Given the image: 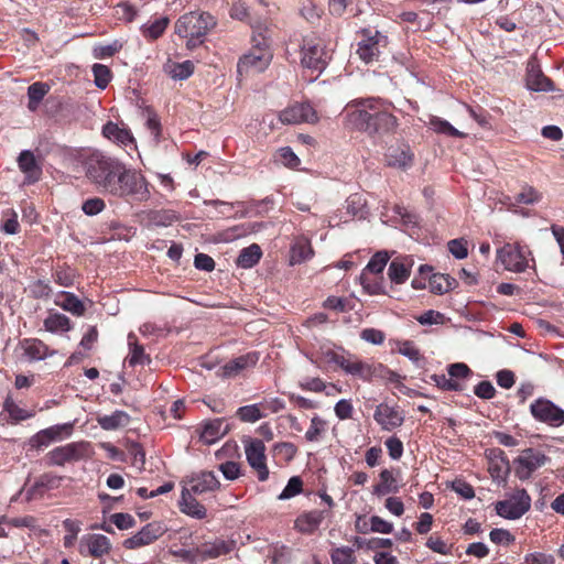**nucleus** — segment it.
<instances>
[{
    "instance_id": "f257e3e1",
    "label": "nucleus",
    "mask_w": 564,
    "mask_h": 564,
    "mask_svg": "<svg viewBox=\"0 0 564 564\" xmlns=\"http://www.w3.org/2000/svg\"><path fill=\"white\" fill-rule=\"evenodd\" d=\"M392 104L380 98L355 99L346 106L348 123L370 135L391 132L398 126Z\"/></svg>"
},
{
    "instance_id": "f03ea898",
    "label": "nucleus",
    "mask_w": 564,
    "mask_h": 564,
    "mask_svg": "<svg viewBox=\"0 0 564 564\" xmlns=\"http://www.w3.org/2000/svg\"><path fill=\"white\" fill-rule=\"evenodd\" d=\"M271 30L265 24L252 25V46L240 57L237 72L239 75L263 72L272 59Z\"/></svg>"
},
{
    "instance_id": "7ed1b4c3",
    "label": "nucleus",
    "mask_w": 564,
    "mask_h": 564,
    "mask_svg": "<svg viewBox=\"0 0 564 564\" xmlns=\"http://www.w3.org/2000/svg\"><path fill=\"white\" fill-rule=\"evenodd\" d=\"M216 25L215 18L208 12L192 11L181 15L174 25L175 33L187 39L186 46L195 48L203 44L207 33Z\"/></svg>"
},
{
    "instance_id": "20e7f679",
    "label": "nucleus",
    "mask_w": 564,
    "mask_h": 564,
    "mask_svg": "<svg viewBox=\"0 0 564 564\" xmlns=\"http://www.w3.org/2000/svg\"><path fill=\"white\" fill-rule=\"evenodd\" d=\"M122 162L100 152L91 153L85 161L86 176L102 194H110Z\"/></svg>"
},
{
    "instance_id": "39448f33",
    "label": "nucleus",
    "mask_w": 564,
    "mask_h": 564,
    "mask_svg": "<svg viewBox=\"0 0 564 564\" xmlns=\"http://www.w3.org/2000/svg\"><path fill=\"white\" fill-rule=\"evenodd\" d=\"M109 195L117 198L145 202L150 198L149 183L139 171L129 169L122 163Z\"/></svg>"
},
{
    "instance_id": "423d86ee",
    "label": "nucleus",
    "mask_w": 564,
    "mask_h": 564,
    "mask_svg": "<svg viewBox=\"0 0 564 564\" xmlns=\"http://www.w3.org/2000/svg\"><path fill=\"white\" fill-rule=\"evenodd\" d=\"M497 258L503 268L511 272H524L534 262L532 253L527 246L520 243H506L497 251Z\"/></svg>"
},
{
    "instance_id": "0eeeda50",
    "label": "nucleus",
    "mask_w": 564,
    "mask_h": 564,
    "mask_svg": "<svg viewBox=\"0 0 564 564\" xmlns=\"http://www.w3.org/2000/svg\"><path fill=\"white\" fill-rule=\"evenodd\" d=\"M330 58L325 50L323 40L318 37H305L302 45V66L316 72H322Z\"/></svg>"
},
{
    "instance_id": "6e6552de",
    "label": "nucleus",
    "mask_w": 564,
    "mask_h": 564,
    "mask_svg": "<svg viewBox=\"0 0 564 564\" xmlns=\"http://www.w3.org/2000/svg\"><path fill=\"white\" fill-rule=\"evenodd\" d=\"M531 507V498L525 489H518L507 500L498 501L495 506L498 516L517 520L521 518Z\"/></svg>"
},
{
    "instance_id": "1a4fd4ad",
    "label": "nucleus",
    "mask_w": 564,
    "mask_h": 564,
    "mask_svg": "<svg viewBox=\"0 0 564 564\" xmlns=\"http://www.w3.org/2000/svg\"><path fill=\"white\" fill-rule=\"evenodd\" d=\"M362 40L358 43L357 54L366 64L378 61L382 48L388 44V37L379 31L364 29Z\"/></svg>"
},
{
    "instance_id": "9d476101",
    "label": "nucleus",
    "mask_w": 564,
    "mask_h": 564,
    "mask_svg": "<svg viewBox=\"0 0 564 564\" xmlns=\"http://www.w3.org/2000/svg\"><path fill=\"white\" fill-rule=\"evenodd\" d=\"M530 412L536 421L550 426L558 427L564 424V410L547 399L535 400L530 405Z\"/></svg>"
},
{
    "instance_id": "9b49d317",
    "label": "nucleus",
    "mask_w": 564,
    "mask_h": 564,
    "mask_svg": "<svg viewBox=\"0 0 564 564\" xmlns=\"http://www.w3.org/2000/svg\"><path fill=\"white\" fill-rule=\"evenodd\" d=\"M88 444L84 442L68 443L58 446L47 453V464L52 466H63L66 463L78 462L87 455Z\"/></svg>"
},
{
    "instance_id": "f8f14e48",
    "label": "nucleus",
    "mask_w": 564,
    "mask_h": 564,
    "mask_svg": "<svg viewBox=\"0 0 564 564\" xmlns=\"http://www.w3.org/2000/svg\"><path fill=\"white\" fill-rule=\"evenodd\" d=\"M167 528L163 522L153 521L144 525L139 532L123 541L122 545L127 550H135L149 545L160 539Z\"/></svg>"
},
{
    "instance_id": "ddd939ff",
    "label": "nucleus",
    "mask_w": 564,
    "mask_h": 564,
    "mask_svg": "<svg viewBox=\"0 0 564 564\" xmlns=\"http://www.w3.org/2000/svg\"><path fill=\"white\" fill-rule=\"evenodd\" d=\"M111 547V542L106 535L99 533H87L79 540L78 552L83 556L101 558L109 554Z\"/></svg>"
},
{
    "instance_id": "4468645a",
    "label": "nucleus",
    "mask_w": 564,
    "mask_h": 564,
    "mask_svg": "<svg viewBox=\"0 0 564 564\" xmlns=\"http://www.w3.org/2000/svg\"><path fill=\"white\" fill-rule=\"evenodd\" d=\"M546 462L547 457L542 452L527 448L514 460L517 464L516 475L519 479L525 480L531 477L533 471L544 466Z\"/></svg>"
},
{
    "instance_id": "2eb2a0df",
    "label": "nucleus",
    "mask_w": 564,
    "mask_h": 564,
    "mask_svg": "<svg viewBox=\"0 0 564 564\" xmlns=\"http://www.w3.org/2000/svg\"><path fill=\"white\" fill-rule=\"evenodd\" d=\"M283 124L315 123L318 121L315 109L308 102L294 104L279 112Z\"/></svg>"
},
{
    "instance_id": "dca6fc26",
    "label": "nucleus",
    "mask_w": 564,
    "mask_h": 564,
    "mask_svg": "<svg viewBox=\"0 0 564 564\" xmlns=\"http://www.w3.org/2000/svg\"><path fill=\"white\" fill-rule=\"evenodd\" d=\"M246 457L249 465L258 473V479L264 481L269 477L265 464V446L261 440H253L246 445Z\"/></svg>"
},
{
    "instance_id": "f3484780",
    "label": "nucleus",
    "mask_w": 564,
    "mask_h": 564,
    "mask_svg": "<svg viewBox=\"0 0 564 564\" xmlns=\"http://www.w3.org/2000/svg\"><path fill=\"white\" fill-rule=\"evenodd\" d=\"M18 166L24 174V184H34L42 177L43 170L41 162L30 150H23L18 156Z\"/></svg>"
},
{
    "instance_id": "a211bd4d",
    "label": "nucleus",
    "mask_w": 564,
    "mask_h": 564,
    "mask_svg": "<svg viewBox=\"0 0 564 564\" xmlns=\"http://www.w3.org/2000/svg\"><path fill=\"white\" fill-rule=\"evenodd\" d=\"M373 419L382 430L392 431L403 424L404 414L394 406L380 403L375 410Z\"/></svg>"
},
{
    "instance_id": "6ab92c4d",
    "label": "nucleus",
    "mask_w": 564,
    "mask_h": 564,
    "mask_svg": "<svg viewBox=\"0 0 564 564\" xmlns=\"http://www.w3.org/2000/svg\"><path fill=\"white\" fill-rule=\"evenodd\" d=\"M488 471L492 479L498 482H505L509 473L510 465L505 452L500 448H491L487 452Z\"/></svg>"
},
{
    "instance_id": "aec40b11",
    "label": "nucleus",
    "mask_w": 564,
    "mask_h": 564,
    "mask_svg": "<svg viewBox=\"0 0 564 564\" xmlns=\"http://www.w3.org/2000/svg\"><path fill=\"white\" fill-rule=\"evenodd\" d=\"M236 549V541L216 538L198 545L202 562L229 554Z\"/></svg>"
},
{
    "instance_id": "412c9836",
    "label": "nucleus",
    "mask_w": 564,
    "mask_h": 564,
    "mask_svg": "<svg viewBox=\"0 0 564 564\" xmlns=\"http://www.w3.org/2000/svg\"><path fill=\"white\" fill-rule=\"evenodd\" d=\"M102 134L110 141L121 145L124 149H137L135 140L129 129L120 127L118 123L109 121L102 127Z\"/></svg>"
},
{
    "instance_id": "4be33fe9",
    "label": "nucleus",
    "mask_w": 564,
    "mask_h": 564,
    "mask_svg": "<svg viewBox=\"0 0 564 564\" xmlns=\"http://www.w3.org/2000/svg\"><path fill=\"white\" fill-rule=\"evenodd\" d=\"M525 82L527 87L533 91L553 90V84L551 79L543 74L540 66L534 61H530L528 63Z\"/></svg>"
},
{
    "instance_id": "5701e85b",
    "label": "nucleus",
    "mask_w": 564,
    "mask_h": 564,
    "mask_svg": "<svg viewBox=\"0 0 564 564\" xmlns=\"http://www.w3.org/2000/svg\"><path fill=\"white\" fill-rule=\"evenodd\" d=\"M259 360V354L256 351L248 352L246 355L239 356L221 367V377L223 378H235L242 370L253 367Z\"/></svg>"
},
{
    "instance_id": "b1692460",
    "label": "nucleus",
    "mask_w": 564,
    "mask_h": 564,
    "mask_svg": "<svg viewBox=\"0 0 564 564\" xmlns=\"http://www.w3.org/2000/svg\"><path fill=\"white\" fill-rule=\"evenodd\" d=\"M191 492L202 495L208 491H215L220 487V482L213 471H200L189 479Z\"/></svg>"
},
{
    "instance_id": "393cba45",
    "label": "nucleus",
    "mask_w": 564,
    "mask_h": 564,
    "mask_svg": "<svg viewBox=\"0 0 564 564\" xmlns=\"http://www.w3.org/2000/svg\"><path fill=\"white\" fill-rule=\"evenodd\" d=\"M193 492L189 489L184 488L182 490V496L180 500L181 511L192 518L195 519H204L206 518L207 511L206 508L198 502L193 496Z\"/></svg>"
},
{
    "instance_id": "a878e982",
    "label": "nucleus",
    "mask_w": 564,
    "mask_h": 564,
    "mask_svg": "<svg viewBox=\"0 0 564 564\" xmlns=\"http://www.w3.org/2000/svg\"><path fill=\"white\" fill-rule=\"evenodd\" d=\"M325 518V512L322 510H312L297 517L295 520V529L302 533H313L318 529Z\"/></svg>"
},
{
    "instance_id": "bb28decb",
    "label": "nucleus",
    "mask_w": 564,
    "mask_h": 564,
    "mask_svg": "<svg viewBox=\"0 0 564 564\" xmlns=\"http://www.w3.org/2000/svg\"><path fill=\"white\" fill-rule=\"evenodd\" d=\"M412 261L406 259H393L388 269L390 280L395 284L404 283L411 273Z\"/></svg>"
},
{
    "instance_id": "cd10ccee",
    "label": "nucleus",
    "mask_w": 564,
    "mask_h": 564,
    "mask_svg": "<svg viewBox=\"0 0 564 564\" xmlns=\"http://www.w3.org/2000/svg\"><path fill=\"white\" fill-rule=\"evenodd\" d=\"M387 161L390 166L408 169L413 163V154L408 147L391 148Z\"/></svg>"
},
{
    "instance_id": "c85d7f7f",
    "label": "nucleus",
    "mask_w": 564,
    "mask_h": 564,
    "mask_svg": "<svg viewBox=\"0 0 564 564\" xmlns=\"http://www.w3.org/2000/svg\"><path fill=\"white\" fill-rule=\"evenodd\" d=\"M98 424L102 430L113 431L127 426L130 422V415L121 410H117L109 415L98 416Z\"/></svg>"
},
{
    "instance_id": "c756f323",
    "label": "nucleus",
    "mask_w": 564,
    "mask_h": 564,
    "mask_svg": "<svg viewBox=\"0 0 564 564\" xmlns=\"http://www.w3.org/2000/svg\"><path fill=\"white\" fill-rule=\"evenodd\" d=\"M128 344L130 347V352L127 357L129 366L134 367L137 365L150 364L149 355L145 354L143 346L138 343L134 334L130 333L128 335Z\"/></svg>"
},
{
    "instance_id": "7c9ffc66",
    "label": "nucleus",
    "mask_w": 564,
    "mask_h": 564,
    "mask_svg": "<svg viewBox=\"0 0 564 564\" xmlns=\"http://www.w3.org/2000/svg\"><path fill=\"white\" fill-rule=\"evenodd\" d=\"M430 289L435 294H444L454 290L458 282L448 274L434 273L430 276Z\"/></svg>"
},
{
    "instance_id": "2f4dec72",
    "label": "nucleus",
    "mask_w": 564,
    "mask_h": 564,
    "mask_svg": "<svg viewBox=\"0 0 564 564\" xmlns=\"http://www.w3.org/2000/svg\"><path fill=\"white\" fill-rule=\"evenodd\" d=\"M224 420L215 419L204 424L200 438L206 444H213L226 433V429H223Z\"/></svg>"
},
{
    "instance_id": "473e14b6",
    "label": "nucleus",
    "mask_w": 564,
    "mask_h": 564,
    "mask_svg": "<svg viewBox=\"0 0 564 564\" xmlns=\"http://www.w3.org/2000/svg\"><path fill=\"white\" fill-rule=\"evenodd\" d=\"M261 256V248L258 245L253 243L247 248H243L240 251L236 260V264L242 269H250L260 261Z\"/></svg>"
},
{
    "instance_id": "72a5a7b5",
    "label": "nucleus",
    "mask_w": 564,
    "mask_h": 564,
    "mask_svg": "<svg viewBox=\"0 0 564 564\" xmlns=\"http://www.w3.org/2000/svg\"><path fill=\"white\" fill-rule=\"evenodd\" d=\"M61 479V477L52 474L42 475L35 481V484L28 490V499H32L36 495H42L46 489L56 488L59 485Z\"/></svg>"
},
{
    "instance_id": "f704fd0d",
    "label": "nucleus",
    "mask_w": 564,
    "mask_h": 564,
    "mask_svg": "<svg viewBox=\"0 0 564 564\" xmlns=\"http://www.w3.org/2000/svg\"><path fill=\"white\" fill-rule=\"evenodd\" d=\"M50 87L41 82L33 83L28 88L29 104L28 108L30 111H35L39 108L40 102L43 100L45 95L48 93Z\"/></svg>"
},
{
    "instance_id": "c9c22d12",
    "label": "nucleus",
    "mask_w": 564,
    "mask_h": 564,
    "mask_svg": "<svg viewBox=\"0 0 564 564\" xmlns=\"http://www.w3.org/2000/svg\"><path fill=\"white\" fill-rule=\"evenodd\" d=\"M63 301L56 302L63 310L70 312L76 316L84 315L86 308L84 303L70 292H62Z\"/></svg>"
},
{
    "instance_id": "e433bc0d",
    "label": "nucleus",
    "mask_w": 564,
    "mask_h": 564,
    "mask_svg": "<svg viewBox=\"0 0 564 564\" xmlns=\"http://www.w3.org/2000/svg\"><path fill=\"white\" fill-rule=\"evenodd\" d=\"M24 354L31 360H42L47 356V346L39 339H25L23 341Z\"/></svg>"
},
{
    "instance_id": "4c0bfd02",
    "label": "nucleus",
    "mask_w": 564,
    "mask_h": 564,
    "mask_svg": "<svg viewBox=\"0 0 564 564\" xmlns=\"http://www.w3.org/2000/svg\"><path fill=\"white\" fill-rule=\"evenodd\" d=\"M44 327L51 333L67 332L70 329V319L61 313L50 314L44 319Z\"/></svg>"
},
{
    "instance_id": "58836bf2",
    "label": "nucleus",
    "mask_w": 564,
    "mask_h": 564,
    "mask_svg": "<svg viewBox=\"0 0 564 564\" xmlns=\"http://www.w3.org/2000/svg\"><path fill=\"white\" fill-rule=\"evenodd\" d=\"M169 18L163 17L150 24H144L141 26L142 35L149 40H156L164 33L169 25Z\"/></svg>"
},
{
    "instance_id": "ea45409f",
    "label": "nucleus",
    "mask_w": 564,
    "mask_h": 564,
    "mask_svg": "<svg viewBox=\"0 0 564 564\" xmlns=\"http://www.w3.org/2000/svg\"><path fill=\"white\" fill-rule=\"evenodd\" d=\"M142 115L145 118V126L148 130L151 132L154 141L158 143L161 135V122L158 115L151 108H145L142 111Z\"/></svg>"
},
{
    "instance_id": "a19ab883",
    "label": "nucleus",
    "mask_w": 564,
    "mask_h": 564,
    "mask_svg": "<svg viewBox=\"0 0 564 564\" xmlns=\"http://www.w3.org/2000/svg\"><path fill=\"white\" fill-rule=\"evenodd\" d=\"M389 260V256L384 251L377 252L368 262L367 267L365 268L364 273L361 274V280H365L366 271H369L371 273H381L387 265Z\"/></svg>"
},
{
    "instance_id": "79ce46f5",
    "label": "nucleus",
    "mask_w": 564,
    "mask_h": 564,
    "mask_svg": "<svg viewBox=\"0 0 564 564\" xmlns=\"http://www.w3.org/2000/svg\"><path fill=\"white\" fill-rule=\"evenodd\" d=\"M395 479L392 475V471L389 469H383L380 473V482L375 487L373 492L377 495H386L391 491H395L397 488L393 486Z\"/></svg>"
},
{
    "instance_id": "37998d69",
    "label": "nucleus",
    "mask_w": 564,
    "mask_h": 564,
    "mask_svg": "<svg viewBox=\"0 0 564 564\" xmlns=\"http://www.w3.org/2000/svg\"><path fill=\"white\" fill-rule=\"evenodd\" d=\"M194 72V63L192 61H184L175 63L171 66L169 73L173 79L184 80L187 79Z\"/></svg>"
},
{
    "instance_id": "c03bdc74",
    "label": "nucleus",
    "mask_w": 564,
    "mask_h": 564,
    "mask_svg": "<svg viewBox=\"0 0 564 564\" xmlns=\"http://www.w3.org/2000/svg\"><path fill=\"white\" fill-rule=\"evenodd\" d=\"M431 126L437 133H443L449 137L463 138L465 134L454 128L448 121L434 117L431 119Z\"/></svg>"
},
{
    "instance_id": "a18cd8bd",
    "label": "nucleus",
    "mask_w": 564,
    "mask_h": 564,
    "mask_svg": "<svg viewBox=\"0 0 564 564\" xmlns=\"http://www.w3.org/2000/svg\"><path fill=\"white\" fill-rule=\"evenodd\" d=\"M237 416L243 422L253 423L262 419L264 415L261 413L259 404H250L240 406L237 410Z\"/></svg>"
},
{
    "instance_id": "49530a36",
    "label": "nucleus",
    "mask_w": 564,
    "mask_h": 564,
    "mask_svg": "<svg viewBox=\"0 0 564 564\" xmlns=\"http://www.w3.org/2000/svg\"><path fill=\"white\" fill-rule=\"evenodd\" d=\"M44 431L46 432V435L48 436L51 443H53L56 441H62L64 437L69 436L73 431V424H56L47 429H44Z\"/></svg>"
},
{
    "instance_id": "de8ad7c7",
    "label": "nucleus",
    "mask_w": 564,
    "mask_h": 564,
    "mask_svg": "<svg viewBox=\"0 0 564 564\" xmlns=\"http://www.w3.org/2000/svg\"><path fill=\"white\" fill-rule=\"evenodd\" d=\"M347 373L358 377L362 380H370L373 375V370L369 364L354 358V361Z\"/></svg>"
},
{
    "instance_id": "09e8293b",
    "label": "nucleus",
    "mask_w": 564,
    "mask_h": 564,
    "mask_svg": "<svg viewBox=\"0 0 564 564\" xmlns=\"http://www.w3.org/2000/svg\"><path fill=\"white\" fill-rule=\"evenodd\" d=\"M347 373L358 377L362 380H370L373 375V370L369 364L354 358V361Z\"/></svg>"
},
{
    "instance_id": "8fccbe9b",
    "label": "nucleus",
    "mask_w": 564,
    "mask_h": 564,
    "mask_svg": "<svg viewBox=\"0 0 564 564\" xmlns=\"http://www.w3.org/2000/svg\"><path fill=\"white\" fill-rule=\"evenodd\" d=\"M93 74L95 78V85L100 89H105L111 79L110 69L106 65L95 64L93 66Z\"/></svg>"
},
{
    "instance_id": "3c124183",
    "label": "nucleus",
    "mask_w": 564,
    "mask_h": 564,
    "mask_svg": "<svg viewBox=\"0 0 564 564\" xmlns=\"http://www.w3.org/2000/svg\"><path fill=\"white\" fill-rule=\"evenodd\" d=\"M63 527L67 532V534L64 536V546L70 547L74 545L80 531V523L72 519H66L63 521Z\"/></svg>"
},
{
    "instance_id": "603ef678",
    "label": "nucleus",
    "mask_w": 564,
    "mask_h": 564,
    "mask_svg": "<svg viewBox=\"0 0 564 564\" xmlns=\"http://www.w3.org/2000/svg\"><path fill=\"white\" fill-rule=\"evenodd\" d=\"M326 422L319 416L315 415L311 420V425L305 433V438L308 442H317L325 431Z\"/></svg>"
},
{
    "instance_id": "864d4df0",
    "label": "nucleus",
    "mask_w": 564,
    "mask_h": 564,
    "mask_svg": "<svg viewBox=\"0 0 564 564\" xmlns=\"http://www.w3.org/2000/svg\"><path fill=\"white\" fill-rule=\"evenodd\" d=\"M313 251L307 242H296L292 247L291 262L300 263L302 261L307 260L312 256Z\"/></svg>"
},
{
    "instance_id": "5fc2aeb1",
    "label": "nucleus",
    "mask_w": 564,
    "mask_h": 564,
    "mask_svg": "<svg viewBox=\"0 0 564 564\" xmlns=\"http://www.w3.org/2000/svg\"><path fill=\"white\" fill-rule=\"evenodd\" d=\"M230 15L234 19L249 22L251 26L258 25V24H263L262 22H253L250 19L249 8L242 1H237L232 4V7L230 9Z\"/></svg>"
},
{
    "instance_id": "6e6d98bb",
    "label": "nucleus",
    "mask_w": 564,
    "mask_h": 564,
    "mask_svg": "<svg viewBox=\"0 0 564 564\" xmlns=\"http://www.w3.org/2000/svg\"><path fill=\"white\" fill-rule=\"evenodd\" d=\"M303 481L299 476H293L289 479L285 488L279 495L280 500L290 499L302 491Z\"/></svg>"
},
{
    "instance_id": "4d7b16f0",
    "label": "nucleus",
    "mask_w": 564,
    "mask_h": 564,
    "mask_svg": "<svg viewBox=\"0 0 564 564\" xmlns=\"http://www.w3.org/2000/svg\"><path fill=\"white\" fill-rule=\"evenodd\" d=\"M276 161L288 167H297L301 163L297 155L293 152L290 147L281 148L276 153Z\"/></svg>"
},
{
    "instance_id": "13d9d810",
    "label": "nucleus",
    "mask_w": 564,
    "mask_h": 564,
    "mask_svg": "<svg viewBox=\"0 0 564 564\" xmlns=\"http://www.w3.org/2000/svg\"><path fill=\"white\" fill-rule=\"evenodd\" d=\"M431 381L434 382L438 388L446 391H459L462 390V386L453 380L451 377H446L445 375H432L430 377Z\"/></svg>"
},
{
    "instance_id": "bf43d9fd",
    "label": "nucleus",
    "mask_w": 564,
    "mask_h": 564,
    "mask_svg": "<svg viewBox=\"0 0 564 564\" xmlns=\"http://www.w3.org/2000/svg\"><path fill=\"white\" fill-rule=\"evenodd\" d=\"M514 199L520 204H534L541 199V194L535 188L528 186L517 194Z\"/></svg>"
},
{
    "instance_id": "052dcab7",
    "label": "nucleus",
    "mask_w": 564,
    "mask_h": 564,
    "mask_svg": "<svg viewBox=\"0 0 564 564\" xmlns=\"http://www.w3.org/2000/svg\"><path fill=\"white\" fill-rule=\"evenodd\" d=\"M106 207L104 199L99 197L88 198L83 203L82 209L88 216L101 213Z\"/></svg>"
},
{
    "instance_id": "680f3d73",
    "label": "nucleus",
    "mask_w": 564,
    "mask_h": 564,
    "mask_svg": "<svg viewBox=\"0 0 564 564\" xmlns=\"http://www.w3.org/2000/svg\"><path fill=\"white\" fill-rule=\"evenodd\" d=\"M447 246L449 252L456 259H465L468 256L467 241L463 238L449 240Z\"/></svg>"
},
{
    "instance_id": "e2e57ef3",
    "label": "nucleus",
    "mask_w": 564,
    "mask_h": 564,
    "mask_svg": "<svg viewBox=\"0 0 564 564\" xmlns=\"http://www.w3.org/2000/svg\"><path fill=\"white\" fill-rule=\"evenodd\" d=\"M525 564H555V557L552 554L543 552H533L524 556Z\"/></svg>"
},
{
    "instance_id": "0e129e2a",
    "label": "nucleus",
    "mask_w": 564,
    "mask_h": 564,
    "mask_svg": "<svg viewBox=\"0 0 564 564\" xmlns=\"http://www.w3.org/2000/svg\"><path fill=\"white\" fill-rule=\"evenodd\" d=\"M334 411L339 420H348L352 416L354 406L350 400L341 399L335 404Z\"/></svg>"
},
{
    "instance_id": "69168bd1",
    "label": "nucleus",
    "mask_w": 564,
    "mask_h": 564,
    "mask_svg": "<svg viewBox=\"0 0 564 564\" xmlns=\"http://www.w3.org/2000/svg\"><path fill=\"white\" fill-rule=\"evenodd\" d=\"M55 282L61 286L69 288L74 284L75 281V272L74 270L67 269H58L55 274Z\"/></svg>"
},
{
    "instance_id": "338daca9",
    "label": "nucleus",
    "mask_w": 564,
    "mask_h": 564,
    "mask_svg": "<svg viewBox=\"0 0 564 564\" xmlns=\"http://www.w3.org/2000/svg\"><path fill=\"white\" fill-rule=\"evenodd\" d=\"M370 529L372 532L389 534L393 531V524L378 516H372L370 518Z\"/></svg>"
},
{
    "instance_id": "774afa93",
    "label": "nucleus",
    "mask_w": 564,
    "mask_h": 564,
    "mask_svg": "<svg viewBox=\"0 0 564 564\" xmlns=\"http://www.w3.org/2000/svg\"><path fill=\"white\" fill-rule=\"evenodd\" d=\"M332 562L333 564H354L355 560L352 557L351 551L349 549H336L332 553Z\"/></svg>"
}]
</instances>
